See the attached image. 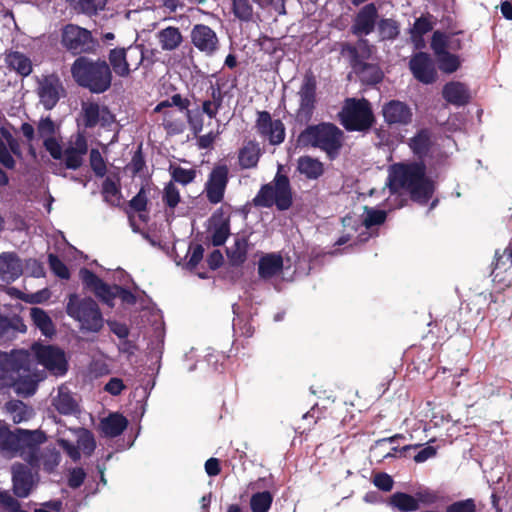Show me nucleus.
<instances>
[{
    "instance_id": "nucleus-1",
    "label": "nucleus",
    "mask_w": 512,
    "mask_h": 512,
    "mask_svg": "<svg viewBox=\"0 0 512 512\" xmlns=\"http://www.w3.org/2000/svg\"><path fill=\"white\" fill-rule=\"evenodd\" d=\"M34 357L55 375H62L67 370L64 353L52 346L35 344L32 353L25 350L0 351V389L13 387L19 395L34 394L38 381L33 370Z\"/></svg>"
},
{
    "instance_id": "nucleus-2",
    "label": "nucleus",
    "mask_w": 512,
    "mask_h": 512,
    "mask_svg": "<svg viewBox=\"0 0 512 512\" xmlns=\"http://www.w3.org/2000/svg\"><path fill=\"white\" fill-rule=\"evenodd\" d=\"M387 185L390 192L387 201L392 209L403 206L401 190L409 192L411 198L421 204L426 203L434 191L433 183L425 177L424 167L415 163H399L391 166Z\"/></svg>"
},
{
    "instance_id": "nucleus-3",
    "label": "nucleus",
    "mask_w": 512,
    "mask_h": 512,
    "mask_svg": "<svg viewBox=\"0 0 512 512\" xmlns=\"http://www.w3.org/2000/svg\"><path fill=\"white\" fill-rule=\"evenodd\" d=\"M386 220V212L374 208L364 207L361 216L348 215L343 218L342 223L346 233L336 242L337 245L346 244L349 241L354 243L365 242L374 234V227L381 225Z\"/></svg>"
},
{
    "instance_id": "nucleus-4",
    "label": "nucleus",
    "mask_w": 512,
    "mask_h": 512,
    "mask_svg": "<svg viewBox=\"0 0 512 512\" xmlns=\"http://www.w3.org/2000/svg\"><path fill=\"white\" fill-rule=\"evenodd\" d=\"M75 81L94 93H102L111 85V71L106 62H91L85 57L78 58L71 69Z\"/></svg>"
},
{
    "instance_id": "nucleus-5",
    "label": "nucleus",
    "mask_w": 512,
    "mask_h": 512,
    "mask_svg": "<svg viewBox=\"0 0 512 512\" xmlns=\"http://www.w3.org/2000/svg\"><path fill=\"white\" fill-rule=\"evenodd\" d=\"M66 312L83 330L97 332L103 326L102 314L97 303L91 298H80L77 294H71Z\"/></svg>"
},
{
    "instance_id": "nucleus-6",
    "label": "nucleus",
    "mask_w": 512,
    "mask_h": 512,
    "mask_svg": "<svg viewBox=\"0 0 512 512\" xmlns=\"http://www.w3.org/2000/svg\"><path fill=\"white\" fill-rule=\"evenodd\" d=\"M253 203L257 207L269 208L276 205L279 210H287L292 204L288 178L278 173L272 182L261 187Z\"/></svg>"
},
{
    "instance_id": "nucleus-7",
    "label": "nucleus",
    "mask_w": 512,
    "mask_h": 512,
    "mask_svg": "<svg viewBox=\"0 0 512 512\" xmlns=\"http://www.w3.org/2000/svg\"><path fill=\"white\" fill-rule=\"evenodd\" d=\"M303 144L318 147L330 156L336 154L342 145V132L332 124L308 127L300 135Z\"/></svg>"
},
{
    "instance_id": "nucleus-8",
    "label": "nucleus",
    "mask_w": 512,
    "mask_h": 512,
    "mask_svg": "<svg viewBox=\"0 0 512 512\" xmlns=\"http://www.w3.org/2000/svg\"><path fill=\"white\" fill-rule=\"evenodd\" d=\"M431 48L434 51L441 71L453 73L460 67L461 61L459 57L448 52V50L460 48L459 39L436 31L432 37Z\"/></svg>"
},
{
    "instance_id": "nucleus-9",
    "label": "nucleus",
    "mask_w": 512,
    "mask_h": 512,
    "mask_svg": "<svg viewBox=\"0 0 512 512\" xmlns=\"http://www.w3.org/2000/svg\"><path fill=\"white\" fill-rule=\"evenodd\" d=\"M339 115L341 123L348 130H365L373 122L370 104L365 99H347Z\"/></svg>"
},
{
    "instance_id": "nucleus-10",
    "label": "nucleus",
    "mask_w": 512,
    "mask_h": 512,
    "mask_svg": "<svg viewBox=\"0 0 512 512\" xmlns=\"http://www.w3.org/2000/svg\"><path fill=\"white\" fill-rule=\"evenodd\" d=\"M46 441L40 430L18 429L16 455L32 467H40L39 446Z\"/></svg>"
},
{
    "instance_id": "nucleus-11",
    "label": "nucleus",
    "mask_w": 512,
    "mask_h": 512,
    "mask_svg": "<svg viewBox=\"0 0 512 512\" xmlns=\"http://www.w3.org/2000/svg\"><path fill=\"white\" fill-rule=\"evenodd\" d=\"M76 445L69 438L59 437L57 443L64 449L67 455L73 460L77 461L81 457L80 451L85 455H91L95 449V440L93 435L84 428L70 430Z\"/></svg>"
},
{
    "instance_id": "nucleus-12",
    "label": "nucleus",
    "mask_w": 512,
    "mask_h": 512,
    "mask_svg": "<svg viewBox=\"0 0 512 512\" xmlns=\"http://www.w3.org/2000/svg\"><path fill=\"white\" fill-rule=\"evenodd\" d=\"M36 93L40 104L46 110H51L65 95V89L60 78L55 74H50L37 79Z\"/></svg>"
},
{
    "instance_id": "nucleus-13",
    "label": "nucleus",
    "mask_w": 512,
    "mask_h": 512,
    "mask_svg": "<svg viewBox=\"0 0 512 512\" xmlns=\"http://www.w3.org/2000/svg\"><path fill=\"white\" fill-rule=\"evenodd\" d=\"M317 82L311 73L305 74L298 90L299 108L297 118L301 122H308L311 119L316 103Z\"/></svg>"
},
{
    "instance_id": "nucleus-14",
    "label": "nucleus",
    "mask_w": 512,
    "mask_h": 512,
    "mask_svg": "<svg viewBox=\"0 0 512 512\" xmlns=\"http://www.w3.org/2000/svg\"><path fill=\"white\" fill-rule=\"evenodd\" d=\"M63 45L74 54L92 50L94 42L88 30L76 25H67L62 33Z\"/></svg>"
},
{
    "instance_id": "nucleus-15",
    "label": "nucleus",
    "mask_w": 512,
    "mask_h": 512,
    "mask_svg": "<svg viewBox=\"0 0 512 512\" xmlns=\"http://www.w3.org/2000/svg\"><path fill=\"white\" fill-rule=\"evenodd\" d=\"M256 129L258 134L272 145H278L284 141L285 128L283 123L278 119L273 120L266 111L258 112Z\"/></svg>"
},
{
    "instance_id": "nucleus-16",
    "label": "nucleus",
    "mask_w": 512,
    "mask_h": 512,
    "mask_svg": "<svg viewBox=\"0 0 512 512\" xmlns=\"http://www.w3.org/2000/svg\"><path fill=\"white\" fill-rule=\"evenodd\" d=\"M88 151V144L85 136L81 133L72 135L64 150L62 149V158L68 169L76 170L83 163V157Z\"/></svg>"
},
{
    "instance_id": "nucleus-17",
    "label": "nucleus",
    "mask_w": 512,
    "mask_h": 512,
    "mask_svg": "<svg viewBox=\"0 0 512 512\" xmlns=\"http://www.w3.org/2000/svg\"><path fill=\"white\" fill-rule=\"evenodd\" d=\"M12 154L20 155V144L12 134V128L8 124L0 126V163L7 169L15 167Z\"/></svg>"
},
{
    "instance_id": "nucleus-18",
    "label": "nucleus",
    "mask_w": 512,
    "mask_h": 512,
    "mask_svg": "<svg viewBox=\"0 0 512 512\" xmlns=\"http://www.w3.org/2000/svg\"><path fill=\"white\" fill-rule=\"evenodd\" d=\"M228 183V168L225 165L216 166L210 173L205 184L207 199L217 204L222 201Z\"/></svg>"
},
{
    "instance_id": "nucleus-19",
    "label": "nucleus",
    "mask_w": 512,
    "mask_h": 512,
    "mask_svg": "<svg viewBox=\"0 0 512 512\" xmlns=\"http://www.w3.org/2000/svg\"><path fill=\"white\" fill-rule=\"evenodd\" d=\"M409 67L413 76L424 84H431L436 80V68L427 53L419 52L412 56Z\"/></svg>"
},
{
    "instance_id": "nucleus-20",
    "label": "nucleus",
    "mask_w": 512,
    "mask_h": 512,
    "mask_svg": "<svg viewBox=\"0 0 512 512\" xmlns=\"http://www.w3.org/2000/svg\"><path fill=\"white\" fill-rule=\"evenodd\" d=\"M56 125L49 118H41L37 125V133L40 138L43 139V145L49 154L57 160L62 158V146L59 140L56 138Z\"/></svg>"
},
{
    "instance_id": "nucleus-21",
    "label": "nucleus",
    "mask_w": 512,
    "mask_h": 512,
    "mask_svg": "<svg viewBox=\"0 0 512 512\" xmlns=\"http://www.w3.org/2000/svg\"><path fill=\"white\" fill-rule=\"evenodd\" d=\"M191 40L193 45L206 55H212L218 49V37L207 25H195L191 31Z\"/></svg>"
},
{
    "instance_id": "nucleus-22",
    "label": "nucleus",
    "mask_w": 512,
    "mask_h": 512,
    "mask_svg": "<svg viewBox=\"0 0 512 512\" xmlns=\"http://www.w3.org/2000/svg\"><path fill=\"white\" fill-rule=\"evenodd\" d=\"M382 114L389 125H408L412 121L413 113L411 108L399 100H391L383 105Z\"/></svg>"
},
{
    "instance_id": "nucleus-23",
    "label": "nucleus",
    "mask_w": 512,
    "mask_h": 512,
    "mask_svg": "<svg viewBox=\"0 0 512 512\" xmlns=\"http://www.w3.org/2000/svg\"><path fill=\"white\" fill-rule=\"evenodd\" d=\"M377 9L374 4L365 5L356 15L352 31L358 36L370 34L377 19Z\"/></svg>"
},
{
    "instance_id": "nucleus-24",
    "label": "nucleus",
    "mask_w": 512,
    "mask_h": 512,
    "mask_svg": "<svg viewBox=\"0 0 512 512\" xmlns=\"http://www.w3.org/2000/svg\"><path fill=\"white\" fill-rule=\"evenodd\" d=\"M80 277L83 283L90 288L96 296L101 298L108 305H113L112 300L115 297L114 291L112 288L105 284L101 279H99L94 273L89 271L88 269H82L80 271Z\"/></svg>"
},
{
    "instance_id": "nucleus-25",
    "label": "nucleus",
    "mask_w": 512,
    "mask_h": 512,
    "mask_svg": "<svg viewBox=\"0 0 512 512\" xmlns=\"http://www.w3.org/2000/svg\"><path fill=\"white\" fill-rule=\"evenodd\" d=\"M13 490L18 497H27L33 486L31 472L22 464L12 466Z\"/></svg>"
},
{
    "instance_id": "nucleus-26",
    "label": "nucleus",
    "mask_w": 512,
    "mask_h": 512,
    "mask_svg": "<svg viewBox=\"0 0 512 512\" xmlns=\"http://www.w3.org/2000/svg\"><path fill=\"white\" fill-rule=\"evenodd\" d=\"M283 270V258L280 254L269 253L262 256L258 263V273L262 279L277 277Z\"/></svg>"
},
{
    "instance_id": "nucleus-27",
    "label": "nucleus",
    "mask_w": 512,
    "mask_h": 512,
    "mask_svg": "<svg viewBox=\"0 0 512 512\" xmlns=\"http://www.w3.org/2000/svg\"><path fill=\"white\" fill-rule=\"evenodd\" d=\"M23 268L19 258L13 253L0 255V279L6 282L16 280L22 274Z\"/></svg>"
},
{
    "instance_id": "nucleus-28",
    "label": "nucleus",
    "mask_w": 512,
    "mask_h": 512,
    "mask_svg": "<svg viewBox=\"0 0 512 512\" xmlns=\"http://www.w3.org/2000/svg\"><path fill=\"white\" fill-rule=\"evenodd\" d=\"M52 404L63 415H73L79 412L78 402L66 386L58 388L57 395L53 398Z\"/></svg>"
},
{
    "instance_id": "nucleus-29",
    "label": "nucleus",
    "mask_w": 512,
    "mask_h": 512,
    "mask_svg": "<svg viewBox=\"0 0 512 512\" xmlns=\"http://www.w3.org/2000/svg\"><path fill=\"white\" fill-rule=\"evenodd\" d=\"M82 111L87 127H93L99 122L105 124L112 120V115L105 108L101 109L96 103H83Z\"/></svg>"
},
{
    "instance_id": "nucleus-30",
    "label": "nucleus",
    "mask_w": 512,
    "mask_h": 512,
    "mask_svg": "<svg viewBox=\"0 0 512 512\" xmlns=\"http://www.w3.org/2000/svg\"><path fill=\"white\" fill-rule=\"evenodd\" d=\"M128 425V420L119 413H112L100 422V430L106 436L114 438L122 434Z\"/></svg>"
},
{
    "instance_id": "nucleus-31",
    "label": "nucleus",
    "mask_w": 512,
    "mask_h": 512,
    "mask_svg": "<svg viewBox=\"0 0 512 512\" xmlns=\"http://www.w3.org/2000/svg\"><path fill=\"white\" fill-rule=\"evenodd\" d=\"M444 99L456 106H461L469 101L470 95L467 87L460 82L447 83L443 88Z\"/></svg>"
},
{
    "instance_id": "nucleus-32",
    "label": "nucleus",
    "mask_w": 512,
    "mask_h": 512,
    "mask_svg": "<svg viewBox=\"0 0 512 512\" xmlns=\"http://www.w3.org/2000/svg\"><path fill=\"white\" fill-rule=\"evenodd\" d=\"M210 234L214 246L223 245L230 234L228 219L222 214L213 215L211 218Z\"/></svg>"
},
{
    "instance_id": "nucleus-33",
    "label": "nucleus",
    "mask_w": 512,
    "mask_h": 512,
    "mask_svg": "<svg viewBox=\"0 0 512 512\" xmlns=\"http://www.w3.org/2000/svg\"><path fill=\"white\" fill-rule=\"evenodd\" d=\"M156 38L164 51L177 49L183 41L182 34L176 27H167L160 30L156 34Z\"/></svg>"
},
{
    "instance_id": "nucleus-34",
    "label": "nucleus",
    "mask_w": 512,
    "mask_h": 512,
    "mask_svg": "<svg viewBox=\"0 0 512 512\" xmlns=\"http://www.w3.org/2000/svg\"><path fill=\"white\" fill-rule=\"evenodd\" d=\"M5 410L10 415L12 421L17 424L26 422L34 416V410L19 400L7 402Z\"/></svg>"
},
{
    "instance_id": "nucleus-35",
    "label": "nucleus",
    "mask_w": 512,
    "mask_h": 512,
    "mask_svg": "<svg viewBox=\"0 0 512 512\" xmlns=\"http://www.w3.org/2000/svg\"><path fill=\"white\" fill-rule=\"evenodd\" d=\"M260 157V147L253 141L247 142L239 151V164L242 168H253Z\"/></svg>"
},
{
    "instance_id": "nucleus-36",
    "label": "nucleus",
    "mask_w": 512,
    "mask_h": 512,
    "mask_svg": "<svg viewBox=\"0 0 512 512\" xmlns=\"http://www.w3.org/2000/svg\"><path fill=\"white\" fill-rule=\"evenodd\" d=\"M6 63L21 76H28L32 72L31 60L20 52L8 53Z\"/></svg>"
},
{
    "instance_id": "nucleus-37",
    "label": "nucleus",
    "mask_w": 512,
    "mask_h": 512,
    "mask_svg": "<svg viewBox=\"0 0 512 512\" xmlns=\"http://www.w3.org/2000/svg\"><path fill=\"white\" fill-rule=\"evenodd\" d=\"M109 62L114 73L120 77H128L131 73L127 63L124 48L112 49L109 53Z\"/></svg>"
},
{
    "instance_id": "nucleus-38",
    "label": "nucleus",
    "mask_w": 512,
    "mask_h": 512,
    "mask_svg": "<svg viewBox=\"0 0 512 512\" xmlns=\"http://www.w3.org/2000/svg\"><path fill=\"white\" fill-rule=\"evenodd\" d=\"M163 113V126L169 134H180L185 129L183 121V113L177 112L173 109L162 111Z\"/></svg>"
},
{
    "instance_id": "nucleus-39",
    "label": "nucleus",
    "mask_w": 512,
    "mask_h": 512,
    "mask_svg": "<svg viewBox=\"0 0 512 512\" xmlns=\"http://www.w3.org/2000/svg\"><path fill=\"white\" fill-rule=\"evenodd\" d=\"M30 317L37 328L40 329L45 336L54 334V325L48 314L40 308H32Z\"/></svg>"
},
{
    "instance_id": "nucleus-40",
    "label": "nucleus",
    "mask_w": 512,
    "mask_h": 512,
    "mask_svg": "<svg viewBox=\"0 0 512 512\" xmlns=\"http://www.w3.org/2000/svg\"><path fill=\"white\" fill-rule=\"evenodd\" d=\"M124 53L131 71L137 70L144 61L149 62L142 45H131L124 48ZM150 63H152V61H150Z\"/></svg>"
},
{
    "instance_id": "nucleus-41",
    "label": "nucleus",
    "mask_w": 512,
    "mask_h": 512,
    "mask_svg": "<svg viewBox=\"0 0 512 512\" xmlns=\"http://www.w3.org/2000/svg\"><path fill=\"white\" fill-rule=\"evenodd\" d=\"M298 169L310 179H316L323 173L322 163L311 157H301L298 161Z\"/></svg>"
},
{
    "instance_id": "nucleus-42",
    "label": "nucleus",
    "mask_w": 512,
    "mask_h": 512,
    "mask_svg": "<svg viewBox=\"0 0 512 512\" xmlns=\"http://www.w3.org/2000/svg\"><path fill=\"white\" fill-rule=\"evenodd\" d=\"M390 503L402 512H413L419 509L418 500L406 493L393 494Z\"/></svg>"
},
{
    "instance_id": "nucleus-43",
    "label": "nucleus",
    "mask_w": 512,
    "mask_h": 512,
    "mask_svg": "<svg viewBox=\"0 0 512 512\" xmlns=\"http://www.w3.org/2000/svg\"><path fill=\"white\" fill-rule=\"evenodd\" d=\"M18 429L11 432L5 427L0 428V450L10 456H16Z\"/></svg>"
},
{
    "instance_id": "nucleus-44",
    "label": "nucleus",
    "mask_w": 512,
    "mask_h": 512,
    "mask_svg": "<svg viewBox=\"0 0 512 512\" xmlns=\"http://www.w3.org/2000/svg\"><path fill=\"white\" fill-rule=\"evenodd\" d=\"M248 252V243L244 239H237L233 246L227 250L230 263L239 266L246 261Z\"/></svg>"
},
{
    "instance_id": "nucleus-45",
    "label": "nucleus",
    "mask_w": 512,
    "mask_h": 512,
    "mask_svg": "<svg viewBox=\"0 0 512 512\" xmlns=\"http://www.w3.org/2000/svg\"><path fill=\"white\" fill-rule=\"evenodd\" d=\"M273 501V496L268 491L258 492L252 495L250 507L252 512H268Z\"/></svg>"
},
{
    "instance_id": "nucleus-46",
    "label": "nucleus",
    "mask_w": 512,
    "mask_h": 512,
    "mask_svg": "<svg viewBox=\"0 0 512 512\" xmlns=\"http://www.w3.org/2000/svg\"><path fill=\"white\" fill-rule=\"evenodd\" d=\"M189 101L187 99H183L180 94L173 95L170 100H165L160 102L154 109L155 112H162L168 109H171L172 106L178 107L177 112L183 113L185 110L187 111Z\"/></svg>"
},
{
    "instance_id": "nucleus-47",
    "label": "nucleus",
    "mask_w": 512,
    "mask_h": 512,
    "mask_svg": "<svg viewBox=\"0 0 512 512\" xmlns=\"http://www.w3.org/2000/svg\"><path fill=\"white\" fill-rule=\"evenodd\" d=\"M39 458L40 466L42 465L48 472L53 471L60 462V454L55 449H46L43 452H39Z\"/></svg>"
},
{
    "instance_id": "nucleus-48",
    "label": "nucleus",
    "mask_w": 512,
    "mask_h": 512,
    "mask_svg": "<svg viewBox=\"0 0 512 512\" xmlns=\"http://www.w3.org/2000/svg\"><path fill=\"white\" fill-rule=\"evenodd\" d=\"M378 30L382 40L394 39L399 34V26L392 19H382L378 24Z\"/></svg>"
},
{
    "instance_id": "nucleus-49",
    "label": "nucleus",
    "mask_w": 512,
    "mask_h": 512,
    "mask_svg": "<svg viewBox=\"0 0 512 512\" xmlns=\"http://www.w3.org/2000/svg\"><path fill=\"white\" fill-rule=\"evenodd\" d=\"M431 30L430 22L425 18H419L415 21L411 30L412 40L417 48L423 46L421 36Z\"/></svg>"
},
{
    "instance_id": "nucleus-50",
    "label": "nucleus",
    "mask_w": 512,
    "mask_h": 512,
    "mask_svg": "<svg viewBox=\"0 0 512 512\" xmlns=\"http://www.w3.org/2000/svg\"><path fill=\"white\" fill-rule=\"evenodd\" d=\"M431 144L430 133L427 130L419 132L411 139L410 146L413 151L419 155L427 152Z\"/></svg>"
},
{
    "instance_id": "nucleus-51",
    "label": "nucleus",
    "mask_w": 512,
    "mask_h": 512,
    "mask_svg": "<svg viewBox=\"0 0 512 512\" xmlns=\"http://www.w3.org/2000/svg\"><path fill=\"white\" fill-rule=\"evenodd\" d=\"M102 193L105 201L109 204L118 205L120 203V190L112 179L107 178L104 181Z\"/></svg>"
},
{
    "instance_id": "nucleus-52",
    "label": "nucleus",
    "mask_w": 512,
    "mask_h": 512,
    "mask_svg": "<svg viewBox=\"0 0 512 512\" xmlns=\"http://www.w3.org/2000/svg\"><path fill=\"white\" fill-rule=\"evenodd\" d=\"M162 200L165 203L166 207L169 209H174L181 200L180 192L174 183H168L164 190Z\"/></svg>"
},
{
    "instance_id": "nucleus-53",
    "label": "nucleus",
    "mask_w": 512,
    "mask_h": 512,
    "mask_svg": "<svg viewBox=\"0 0 512 512\" xmlns=\"http://www.w3.org/2000/svg\"><path fill=\"white\" fill-rule=\"evenodd\" d=\"M147 205V193L145 188H141L136 196L130 201L131 208L138 213V217L142 221H146L147 216L144 214Z\"/></svg>"
},
{
    "instance_id": "nucleus-54",
    "label": "nucleus",
    "mask_w": 512,
    "mask_h": 512,
    "mask_svg": "<svg viewBox=\"0 0 512 512\" xmlns=\"http://www.w3.org/2000/svg\"><path fill=\"white\" fill-rule=\"evenodd\" d=\"M233 12L240 20L249 21L253 15V8L249 0H233Z\"/></svg>"
},
{
    "instance_id": "nucleus-55",
    "label": "nucleus",
    "mask_w": 512,
    "mask_h": 512,
    "mask_svg": "<svg viewBox=\"0 0 512 512\" xmlns=\"http://www.w3.org/2000/svg\"><path fill=\"white\" fill-rule=\"evenodd\" d=\"M221 103H222L221 92L219 90L213 89L212 100L204 101L203 105H202V110L210 118H214L216 116V114L218 113Z\"/></svg>"
},
{
    "instance_id": "nucleus-56",
    "label": "nucleus",
    "mask_w": 512,
    "mask_h": 512,
    "mask_svg": "<svg viewBox=\"0 0 512 512\" xmlns=\"http://www.w3.org/2000/svg\"><path fill=\"white\" fill-rule=\"evenodd\" d=\"M170 169L172 179L182 185L191 183L196 177V172L193 169H185L182 167H171Z\"/></svg>"
},
{
    "instance_id": "nucleus-57",
    "label": "nucleus",
    "mask_w": 512,
    "mask_h": 512,
    "mask_svg": "<svg viewBox=\"0 0 512 512\" xmlns=\"http://www.w3.org/2000/svg\"><path fill=\"white\" fill-rule=\"evenodd\" d=\"M90 165L97 176L103 177L105 175L106 164L101 153L97 149H92L90 152Z\"/></svg>"
},
{
    "instance_id": "nucleus-58",
    "label": "nucleus",
    "mask_w": 512,
    "mask_h": 512,
    "mask_svg": "<svg viewBox=\"0 0 512 512\" xmlns=\"http://www.w3.org/2000/svg\"><path fill=\"white\" fill-rule=\"evenodd\" d=\"M49 265L52 271L60 278L62 279H68L69 278V270L65 266V264L55 255L50 254L49 255Z\"/></svg>"
},
{
    "instance_id": "nucleus-59",
    "label": "nucleus",
    "mask_w": 512,
    "mask_h": 512,
    "mask_svg": "<svg viewBox=\"0 0 512 512\" xmlns=\"http://www.w3.org/2000/svg\"><path fill=\"white\" fill-rule=\"evenodd\" d=\"M476 506L473 499L454 502L447 506L446 512H475Z\"/></svg>"
},
{
    "instance_id": "nucleus-60",
    "label": "nucleus",
    "mask_w": 512,
    "mask_h": 512,
    "mask_svg": "<svg viewBox=\"0 0 512 512\" xmlns=\"http://www.w3.org/2000/svg\"><path fill=\"white\" fill-rule=\"evenodd\" d=\"M374 485L385 492L390 491L393 488V479L386 473H378L373 479Z\"/></svg>"
},
{
    "instance_id": "nucleus-61",
    "label": "nucleus",
    "mask_w": 512,
    "mask_h": 512,
    "mask_svg": "<svg viewBox=\"0 0 512 512\" xmlns=\"http://www.w3.org/2000/svg\"><path fill=\"white\" fill-rule=\"evenodd\" d=\"M186 116L188 119V123L190 125L191 130L195 135L199 134L203 129V118L202 116L197 114H192L191 111L187 110Z\"/></svg>"
},
{
    "instance_id": "nucleus-62",
    "label": "nucleus",
    "mask_w": 512,
    "mask_h": 512,
    "mask_svg": "<svg viewBox=\"0 0 512 512\" xmlns=\"http://www.w3.org/2000/svg\"><path fill=\"white\" fill-rule=\"evenodd\" d=\"M0 503L10 509L12 512H15L19 509V502L7 491L0 492Z\"/></svg>"
},
{
    "instance_id": "nucleus-63",
    "label": "nucleus",
    "mask_w": 512,
    "mask_h": 512,
    "mask_svg": "<svg viewBox=\"0 0 512 512\" xmlns=\"http://www.w3.org/2000/svg\"><path fill=\"white\" fill-rule=\"evenodd\" d=\"M84 479H85L84 470L81 468H74L70 472L68 484L72 488H77L82 485V483L84 482Z\"/></svg>"
},
{
    "instance_id": "nucleus-64",
    "label": "nucleus",
    "mask_w": 512,
    "mask_h": 512,
    "mask_svg": "<svg viewBox=\"0 0 512 512\" xmlns=\"http://www.w3.org/2000/svg\"><path fill=\"white\" fill-rule=\"evenodd\" d=\"M125 388L123 381L120 378H111L105 385L104 390L111 395H119Z\"/></svg>"
}]
</instances>
